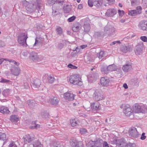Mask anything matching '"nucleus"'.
Segmentation results:
<instances>
[{
    "instance_id": "423d86ee",
    "label": "nucleus",
    "mask_w": 147,
    "mask_h": 147,
    "mask_svg": "<svg viewBox=\"0 0 147 147\" xmlns=\"http://www.w3.org/2000/svg\"><path fill=\"white\" fill-rule=\"evenodd\" d=\"M120 108L123 109V112L126 116H129L131 114L132 110L129 105L122 104L120 106Z\"/></svg>"
},
{
    "instance_id": "4be33fe9",
    "label": "nucleus",
    "mask_w": 147,
    "mask_h": 147,
    "mask_svg": "<svg viewBox=\"0 0 147 147\" xmlns=\"http://www.w3.org/2000/svg\"><path fill=\"white\" fill-rule=\"evenodd\" d=\"M129 46H127L125 45H122L120 47V50L123 53H126L129 50Z\"/></svg>"
},
{
    "instance_id": "9b49d317",
    "label": "nucleus",
    "mask_w": 147,
    "mask_h": 147,
    "mask_svg": "<svg viewBox=\"0 0 147 147\" xmlns=\"http://www.w3.org/2000/svg\"><path fill=\"white\" fill-rule=\"evenodd\" d=\"M32 86L34 88H39L40 89L42 87L40 80L38 79L34 80L32 83Z\"/></svg>"
},
{
    "instance_id": "dca6fc26",
    "label": "nucleus",
    "mask_w": 147,
    "mask_h": 147,
    "mask_svg": "<svg viewBox=\"0 0 147 147\" xmlns=\"http://www.w3.org/2000/svg\"><path fill=\"white\" fill-rule=\"evenodd\" d=\"M90 106L91 108L94 110H99L101 108L100 105L97 102L92 103Z\"/></svg>"
},
{
    "instance_id": "1a4fd4ad",
    "label": "nucleus",
    "mask_w": 147,
    "mask_h": 147,
    "mask_svg": "<svg viewBox=\"0 0 147 147\" xmlns=\"http://www.w3.org/2000/svg\"><path fill=\"white\" fill-rule=\"evenodd\" d=\"M63 97L65 100L67 101L72 100L74 99V94L69 92L64 93Z\"/></svg>"
},
{
    "instance_id": "c9c22d12",
    "label": "nucleus",
    "mask_w": 147,
    "mask_h": 147,
    "mask_svg": "<svg viewBox=\"0 0 147 147\" xmlns=\"http://www.w3.org/2000/svg\"><path fill=\"white\" fill-rule=\"evenodd\" d=\"M35 42L33 45L34 47L38 45L40 43V38H36L35 39Z\"/></svg>"
},
{
    "instance_id": "2f4dec72",
    "label": "nucleus",
    "mask_w": 147,
    "mask_h": 147,
    "mask_svg": "<svg viewBox=\"0 0 147 147\" xmlns=\"http://www.w3.org/2000/svg\"><path fill=\"white\" fill-rule=\"evenodd\" d=\"M56 31L57 34L59 35H61L63 33V29L59 26L56 27Z\"/></svg>"
},
{
    "instance_id": "c756f323",
    "label": "nucleus",
    "mask_w": 147,
    "mask_h": 147,
    "mask_svg": "<svg viewBox=\"0 0 147 147\" xmlns=\"http://www.w3.org/2000/svg\"><path fill=\"white\" fill-rule=\"evenodd\" d=\"M44 77L47 78L48 81L50 83H52L55 80V78L53 76H49L48 75H46Z\"/></svg>"
},
{
    "instance_id": "c03bdc74",
    "label": "nucleus",
    "mask_w": 147,
    "mask_h": 147,
    "mask_svg": "<svg viewBox=\"0 0 147 147\" xmlns=\"http://www.w3.org/2000/svg\"><path fill=\"white\" fill-rule=\"evenodd\" d=\"M10 82V81L9 80L3 78H2L1 80L0 81V82L3 83H8Z\"/></svg>"
},
{
    "instance_id": "aec40b11",
    "label": "nucleus",
    "mask_w": 147,
    "mask_h": 147,
    "mask_svg": "<svg viewBox=\"0 0 147 147\" xmlns=\"http://www.w3.org/2000/svg\"><path fill=\"white\" fill-rule=\"evenodd\" d=\"M81 25L79 23L76 24L74 25L72 28V30L75 32H78L81 28Z\"/></svg>"
},
{
    "instance_id": "a211bd4d",
    "label": "nucleus",
    "mask_w": 147,
    "mask_h": 147,
    "mask_svg": "<svg viewBox=\"0 0 147 147\" xmlns=\"http://www.w3.org/2000/svg\"><path fill=\"white\" fill-rule=\"evenodd\" d=\"M59 101V99L56 97H52L49 100V102L53 105H57Z\"/></svg>"
},
{
    "instance_id": "8fccbe9b",
    "label": "nucleus",
    "mask_w": 147,
    "mask_h": 147,
    "mask_svg": "<svg viewBox=\"0 0 147 147\" xmlns=\"http://www.w3.org/2000/svg\"><path fill=\"white\" fill-rule=\"evenodd\" d=\"M108 1V3L109 5H111L114 3L115 0H106Z\"/></svg>"
},
{
    "instance_id": "58836bf2",
    "label": "nucleus",
    "mask_w": 147,
    "mask_h": 147,
    "mask_svg": "<svg viewBox=\"0 0 147 147\" xmlns=\"http://www.w3.org/2000/svg\"><path fill=\"white\" fill-rule=\"evenodd\" d=\"M1 136L0 137V140L3 141L6 140V136L5 134L3 133H1Z\"/></svg>"
},
{
    "instance_id": "0eeeda50",
    "label": "nucleus",
    "mask_w": 147,
    "mask_h": 147,
    "mask_svg": "<svg viewBox=\"0 0 147 147\" xmlns=\"http://www.w3.org/2000/svg\"><path fill=\"white\" fill-rule=\"evenodd\" d=\"M129 136L134 138H137L138 137L139 134L138 132L136 129L134 127H131L129 130Z\"/></svg>"
},
{
    "instance_id": "49530a36",
    "label": "nucleus",
    "mask_w": 147,
    "mask_h": 147,
    "mask_svg": "<svg viewBox=\"0 0 147 147\" xmlns=\"http://www.w3.org/2000/svg\"><path fill=\"white\" fill-rule=\"evenodd\" d=\"M140 39L144 42H147V37L146 36H142L140 37Z\"/></svg>"
},
{
    "instance_id": "f3484780",
    "label": "nucleus",
    "mask_w": 147,
    "mask_h": 147,
    "mask_svg": "<svg viewBox=\"0 0 147 147\" xmlns=\"http://www.w3.org/2000/svg\"><path fill=\"white\" fill-rule=\"evenodd\" d=\"M25 143H27L31 142L34 139V138L29 135L25 136L23 138Z\"/></svg>"
},
{
    "instance_id": "37998d69",
    "label": "nucleus",
    "mask_w": 147,
    "mask_h": 147,
    "mask_svg": "<svg viewBox=\"0 0 147 147\" xmlns=\"http://www.w3.org/2000/svg\"><path fill=\"white\" fill-rule=\"evenodd\" d=\"M76 18V17L75 16H73L69 18L67 20V21L69 22H71L74 21Z\"/></svg>"
},
{
    "instance_id": "5701e85b",
    "label": "nucleus",
    "mask_w": 147,
    "mask_h": 147,
    "mask_svg": "<svg viewBox=\"0 0 147 147\" xmlns=\"http://www.w3.org/2000/svg\"><path fill=\"white\" fill-rule=\"evenodd\" d=\"M11 72L13 75L17 76L20 74V69L18 67H15L12 69Z\"/></svg>"
},
{
    "instance_id": "4468645a",
    "label": "nucleus",
    "mask_w": 147,
    "mask_h": 147,
    "mask_svg": "<svg viewBox=\"0 0 147 147\" xmlns=\"http://www.w3.org/2000/svg\"><path fill=\"white\" fill-rule=\"evenodd\" d=\"M109 82V80L107 77H102L100 80L101 84L103 86H107Z\"/></svg>"
},
{
    "instance_id": "7ed1b4c3",
    "label": "nucleus",
    "mask_w": 147,
    "mask_h": 147,
    "mask_svg": "<svg viewBox=\"0 0 147 147\" xmlns=\"http://www.w3.org/2000/svg\"><path fill=\"white\" fill-rule=\"evenodd\" d=\"M69 82L71 83L79 86H81L82 84L81 78L78 74L71 76L69 78Z\"/></svg>"
},
{
    "instance_id": "f704fd0d",
    "label": "nucleus",
    "mask_w": 147,
    "mask_h": 147,
    "mask_svg": "<svg viewBox=\"0 0 147 147\" xmlns=\"http://www.w3.org/2000/svg\"><path fill=\"white\" fill-rule=\"evenodd\" d=\"M34 147H42L41 144L38 141H37L33 144Z\"/></svg>"
},
{
    "instance_id": "a878e982",
    "label": "nucleus",
    "mask_w": 147,
    "mask_h": 147,
    "mask_svg": "<svg viewBox=\"0 0 147 147\" xmlns=\"http://www.w3.org/2000/svg\"><path fill=\"white\" fill-rule=\"evenodd\" d=\"M90 80L93 81L98 79V73L95 72L90 74Z\"/></svg>"
},
{
    "instance_id": "69168bd1",
    "label": "nucleus",
    "mask_w": 147,
    "mask_h": 147,
    "mask_svg": "<svg viewBox=\"0 0 147 147\" xmlns=\"http://www.w3.org/2000/svg\"><path fill=\"white\" fill-rule=\"evenodd\" d=\"M123 86L125 89H127L128 88L127 85L126 83L123 84Z\"/></svg>"
},
{
    "instance_id": "052dcab7",
    "label": "nucleus",
    "mask_w": 147,
    "mask_h": 147,
    "mask_svg": "<svg viewBox=\"0 0 147 147\" xmlns=\"http://www.w3.org/2000/svg\"><path fill=\"white\" fill-rule=\"evenodd\" d=\"M103 147H109V146L107 142H104L103 143Z\"/></svg>"
},
{
    "instance_id": "7c9ffc66",
    "label": "nucleus",
    "mask_w": 147,
    "mask_h": 147,
    "mask_svg": "<svg viewBox=\"0 0 147 147\" xmlns=\"http://www.w3.org/2000/svg\"><path fill=\"white\" fill-rule=\"evenodd\" d=\"M10 119L12 122H16L18 121L19 119L17 115H13L10 116Z\"/></svg>"
},
{
    "instance_id": "412c9836",
    "label": "nucleus",
    "mask_w": 147,
    "mask_h": 147,
    "mask_svg": "<svg viewBox=\"0 0 147 147\" xmlns=\"http://www.w3.org/2000/svg\"><path fill=\"white\" fill-rule=\"evenodd\" d=\"M9 112L8 108L6 107L3 106L0 107V112L2 113L8 114Z\"/></svg>"
},
{
    "instance_id": "de8ad7c7",
    "label": "nucleus",
    "mask_w": 147,
    "mask_h": 147,
    "mask_svg": "<svg viewBox=\"0 0 147 147\" xmlns=\"http://www.w3.org/2000/svg\"><path fill=\"white\" fill-rule=\"evenodd\" d=\"M8 147H18L14 142H11L9 145Z\"/></svg>"
},
{
    "instance_id": "c85d7f7f",
    "label": "nucleus",
    "mask_w": 147,
    "mask_h": 147,
    "mask_svg": "<svg viewBox=\"0 0 147 147\" xmlns=\"http://www.w3.org/2000/svg\"><path fill=\"white\" fill-rule=\"evenodd\" d=\"M107 70L109 71H112L116 70L117 69V66L114 64L109 65L107 67Z\"/></svg>"
},
{
    "instance_id": "ddd939ff",
    "label": "nucleus",
    "mask_w": 147,
    "mask_h": 147,
    "mask_svg": "<svg viewBox=\"0 0 147 147\" xmlns=\"http://www.w3.org/2000/svg\"><path fill=\"white\" fill-rule=\"evenodd\" d=\"M122 69L124 72H126L130 71L132 69L131 63H126L123 66Z\"/></svg>"
},
{
    "instance_id": "5fc2aeb1",
    "label": "nucleus",
    "mask_w": 147,
    "mask_h": 147,
    "mask_svg": "<svg viewBox=\"0 0 147 147\" xmlns=\"http://www.w3.org/2000/svg\"><path fill=\"white\" fill-rule=\"evenodd\" d=\"M53 11L52 12V15L53 16L57 15L58 14V12L56 10H53Z\"/></svg>"
},
{
    "instance_id": "603ef678",
    "label": "nucleus",
    "mask_w": 147,
    "mask_h": 147,
    "mask_svg": "<svg viewBox=\"0 0 147 147\" xmlns=\"http://www.w3.org/2000/svg\"><path fill=\"white\" fill-rule=\"evenodd\" d=\"M68 67L71 68V69H76V67L75 66L72 65L71 64H69L68 65Z\"/></svg>"
},
{
    "instance_id": "774afa93",
    "label": "nucleus",
    "mask_w": 147,
    "mask_h": 147,
    "mask_svg": "<svg viewBox=\"0 0 147 147\" xmlns=\"http://www.w3.org/2000/svg\"><path fill=\"white\" fill-rule=\"evenodd\" d=\"M87 47V46L86 45H83L80 46V47L82 49H84L86 47Z\"/></svg>"
},
{
    "instance_id": "3c124183",
    "label": "nucleus",
    "mask_w": 147,
    "mask_h": 147,
    "mask_svg": "<svg viewBox=\"0 0 147 147\" xmlns=\"http://www.w3.org/2000/svg\"><path fill=\"white\" fill-rule=\"evenodd\" d=\"M145 134L144 133H143L142 135L141 136L140 138V139L142 140H145L146 138V136H145Z\"/></svg>"
},
{
    "instance_id": "20e7f679",
    "label": "nucleus",
    "mask_w": 147,
    "mask_h": 147,
    "mask_svg": "<svg viewBox=\"0 0 147 147\" xmlns=\"http://www.w3.org/2000/svg\"><path fill=\"white\" fill-rule=\"evenodd\" d=\"M93 98L96 101H99L104 99V97L102 92L100 90H96L93 95Z\"/></svg>"
},
{
    "instance_id": "bb28decb",
    "label": "nucleus",
    "mask_w": 147,
    "mask_h": 147,
    "mask_svg": "<svg viewBox=\"0 0 147 147\" xmlns=\"http://www.w3.org/2000/svg\"><path fill=\"white\" fill-rule=\"evenodd\" d=\"M71 5H65L63 8V11L65 13H67L69 12L71 9Z\"/></svg>"
},
{
    "instance_id": "f8f14e48",
    "label": "nucleus",
    "mask_w": 147,
    "mask_h": 147,
    "mask_svg": "<svg viewBox=\"0 0 147 147\" xmlns=\"http://www.w3.org/2000/svg\"><path fill=\"white\" fill-rule=\"evenodd\" d=\"M117 11L115 9L111 8L108 9L105 13V16L107 17H113L117 13Z\"/></svg>"
},
{
    "instance_id": "e2e57ef3",
    "label": "nucleus",
    "mask_w": 147,
    "mask_h": 147,
    "mask_svg": "<svg viewBox=\"0 0 147 147\" xmlns=\"http://www.w3.org/2000/svg\"><path fill=\"white\" fill-rule=\"evenodd\" d=\"M83 7V5L82 4H79L78 6V8L79 9H81Z\"/></svg>"
},
{
    "instance_id": "393cba45",
    "label": "nucleus",
    "mask_w": 147,
    "mask_h": 147,
    "mask_svg": "<svg viewBox=\"0 0 147 147\" xmlns=\"http://www.w3.org/2000/svg\"><path fill=\"white\" fill-rule=\"evenodd\" d=\"M102 0H93V4L96 7H99L102 5Z\"/></svg>"
},
{
    "instance_id": "4c0bfd02",
    "label": "nucleus",
    "mask_w": 147,
    "mask_h": 147,
    "mask_svg": "<svg viewBox=\"0 0 147 147\" xmlns=\"http://www.w3.org/2000/svg\"><path fill=\"white\" fill-rule=\"evenodd\" d=\"M101 71L102 74H107L109 71L107 70V67H102L101 69Z\"/></svg>"
},
{
    "instance_id": "6ab92c4d",
    "label": "nucleus",
    "mask_w": 147,
    "mask_h": 147,
    "mask_svg": "<svg viewBox=\"0 0 147 147\" xmlns=\"http://www.w3.org/2000/svg\"><path fill=\"white\" fill-rule=\"evenodd\" d=\"M84 32L87 33L90 30V26L89 21L85 22L84 25Z\"/></svg>"
},
{
    "instance_id": "f257e3e1",
    "label": "nucleus",
    "mask_w": 147,
    "mask_h": 147,
    "mask_svg": "<svg viewBox=\"0 0 147 147\" xmlns=\"http://www.w3.org/2000/svg\"><path fill=\"white\" fill-rule=\"evenodd\" d=\"M22 3L26 7L27 11L29 12L34 11L36 10H39L43 7L44 5L43 2L41 0H36L34 3L30 4L26 0H23Z\"/></svg>"
},
{
    "instance_id": "a18cd8bd",
    "label": "nucleus",
    "mask_w": 147,
    "mask_h": 147,
    "mask_svg": "<svg viewBox=\"0 0 147 147\" xmlns=\"http://www.w3.org/2000/svg\"><path fill=\"white\" fill-rule=\"evenodd\" d=\"M118 12L119 16L121 17L124 14V11L123 10H121L120 9L118 10Z\"/></svg>"
},
{
    "instance_id": "b1692460",
    "label": "nucleus",
    "mask_w": 147,
    "mask_h": 147,
    "mask_svg": "<svg viewBox=\"0 0 147 147\" xmlns=\"http://www.w3.org/2000/svg\"><path fill=\"white\" fill-rule=\"evenodd\" d=\"M28 103L29 106L32 108H33L37 106V103L36 102L33 100H29L28 102Z\"/></svg>"
},
{
    "instance_id": "6e6552de",
    "label": "nucleus",
    "mask_w": 147,
    "mask_h": 147,
    "mask_svg": "<svg viewBox=\"0 0 147 147\" xmlns=\"http://www.w3.org/2000/svg\"><path fill=\"white\" fill-rule=\"evenodd\" d=\"M30 58L34 61L37 62L42 60V59L40 57L38 53L34 52H32L30 54Z\"/></svg>"
},
{
    "instance_id": "9d476101",
    "label": "nucleus",
    "mask_w": 147,
    "mask_h": 147,
    "mask_svg": "<svg viewBox=\"0 0 147 147\" xmlns=\"http://www.w3.org/2000/svg\"><path fill=\"white\" fill-rule=\"evenodd\" d=\"M138 26L140 30H146L147 29V21L143 20L141 21Z\"/></svg>"
},
{
    "instance_id": "e433bc0d",
    "label": "nucleus",
    "mask_w": 147,
    "mask_h": 147,
    "mask_svg": "<svg viewBox=\"0 0 147 147\" xmlns=\"http://www.w3.org/2000/svg\"><path fill=\"white\" fill-rule=\"evenodd\" d=\"M78 121H77L76 119H72L70 121L71 125L73 127L76 126L78 124Z\"/></svg>"
},
{
    "instance_id": "ea45409f",
    "label": "nucleus",
    "mask_w": 147,
    "mask_h": 147,
    "mask_svg": "<svg viewBox=\"0 0 147 147\" xmlns=\"http://www.w3.org/2000/svg\"><path fill=\"white\" fill-rule=\"evenodd\" d=\"M139 0H132L131 2L132 6H134L136 5H138L139 4Z\"/></svg>"
},
{
    "instance_id": "39448f33",
    "label": "nucleus",
    "mask_w": 147,
    "mask_h": 147,
    "mask_svg": "<svg viewBox=\"0 0 147 147\" xmlns=\"http://www.w3.org/2000/svg\"><path fill=\"white\" fill-rule=\"evenodd\" d=\"M134 110L136 113H144L147 111V108L146 106L143 105H140L138 104H136L135 105Z\"/></svg>"
},
{
    "instance_id": "338daca9",
    "label": "nucleus",
    "mask_w": 147,
    "mask_h": 147,
    "mask_svg": "<svg viewBox=\"0 0 147 147\" xmlns=\"http://www.w3.org/2000/svg\"><path fill=\"white\" fill-rule=\"evenodd\" d=\"M73 147H80L78 144H76L75 143H73L72 144Z\"/></svg>"
},
{
    "instance_id": "6e6d98bb",
    "label": "nucleus",
    "mask_w": 147,
    "mask_h": 147,
    "mask_svg": "<svg viewBox=\"0 0 147 147\" xmlns=\"http://www.w3.org/2000/svg\"><path fill=\"white\" fill-rule=\"evenodd\" d=\"M136 145L134 144L130 143L127 145V147H135Z\"/></svg>"
},
{
    "instance_id": "0e129e2a",
    "label": "nucleus",
    "mask_w": 147,
    "mask_h": 147,
    "mask_svg": "<svg viewBox=\"0 0 147 147\" xmlns=\"http://www.w3.org/2000/svg\"><path fill=\"white\" fill-rule=\"evenodd\" d=\"M141 7L140 6H138L137 7V9L136 10H137L138 11H139V12H140L141 13V11H141Z\"/></svg>"
},
{
    "instance_id": "473e14b6",
    "label": "nucleus",
    "mask_w": 147,
    "mask_h": 147,
    "mask_svg": "<svg viewBox=\"0 0 147 147\" xmlns=\"http://www.w3.org/2000/svg\"><path fill=\"white\" fill-rule=\"evenodd\" d=\"M105 53L102 51H100L99 53L97 55V56L99 59H102L104 57Z\"/></svg>"
},
{
    "instance_id": "bf43d9fd",
    "label": "nucleus",
    "mask_w": 147,
    "mask_h": 147,
    "mask_svg": "<svg viewBox=\"0 0 147 147\" xmlns=\"http://www.w3.org/2000/svg\"><path fill=\"white\" fill-rule=\"evenodd\" d=\"M116 43H118L119 44H120V42L119 41H115L113 42L112 43H111L110 44V45H115Z\"/></svg>"
},
{
    "instance_id": "2eb2a0df",
    "label": "nucleus",
    "mask_w": 147,
    "mask_h": 147,
    "mask_svg": "<svg viewBox=\"0 0 147 147\" xmlns=\"http://www.w3.org/2000/svg\"><path fill=\"white\" fill-rule=\"evenodd\" d=\"M142 47V44L138 45L136 47L135 52L136 55H140L142 54L143 50Z\"/></svg>"
},
{
    "instance_id": "4d7b16f0",
    "label": "nucleus",
    "mask_w": 147,
    "mask_h": 147,
    "mask_svg": "<svg viewBox=\"0 0 147 147\" xmlns=\"http://www.w3.org/2000/svg\"><path fill=\"white\" fill-rule=\"evenodd\" d=\"M110 30V28L107 26H106L105 28L104 32H106V31H109Z\"/></svg>"
},
{
    "instance_id": "13d9d810",
    "label": "nucleus",
    "mask_w": 147,
    "mask_h": 147,
    "mask_svg": "<svg viewBox=\"0 0 147 147\" xmlns=\"http://www.w3.org/2000/svg\"><path fill=\"white\" fill-rule=\"evenodd\" d=\"M93 61V59L91 58H87V62L88 63H90L91 62H92Z\"/></svg>"
},
{
    "instance_id": "79ce46f5",
    "label": "nucleus",
    "mask_w": 147,
    "mask_h": 147,
    "mask_svg": "<svg viewBox=\"0 0 147 147\" xmlns=\"http://www.w3.org/2000/svg\"><path fill=\"white\" fill-rule=\"evenodd\" d=\"M80 132L81 134H84L87 133V131L86 129L84 128H82L80 129Z\"/></svg>"
},
{
    "instance_id": "cd10ccee",
    "label": "nucleus",
    "mask_w": 147,
    "mask_h": 147,
    "mask_svg": "<svg viewBox=\"0 0 147 147\" xmlns=\"http://www.w3.org/2000/svg\"><path fill=\"white\" fill-rule=\"evenodd\" d=\"M140 13V12L136 10H134L129 11L128 14L130 16H135Z\"/></svg>"
},
{
    "instance_id": "864d4df0",
    "label": "nucleus",
    "mask_w": 147,
    "mask_h": 147,
    "mask_svg": "<svg viewBox=\"0 0 147 147\" xmlns=\"http://www.w3.org/2000/svg\"><path fill=\"white\" fill-rule=\"evenodd\" d=\"M63 46L64 45L63 44L59 43L58 45L57 48L58 49H61L63 47Z\"/></svg>"
},
{
    "instance_id": "f03ea898",
    "label": "nucleus",
    "mask_w": 147,
    "mask_h": 147,
    "mask_svg": "<svg viewBox=\"0 0 147 147\" xmlns=\"http://www.w3.org/2000/svg\"><path fill=\"white\" fill-rule=\"evenodd\" d=\"M27 33H22L19 34L18 36V43L22 46L27 45L26 40L28 37Z\"/></svg>"
},
{
    "instance_id": "a19ab883",
    "label": "nucleus",
    "mask_w": 147,
    "mask_h": 147,
    "mask_svg": "<svg viewBox=\"0 0 147 147\" xmlns=\"http://www.w3.org/2000/svg\"><path fill=\"white\" fill-rule=\"evenodd\" d=\"M56 2V0H48L47 1V4L49 5H53Z\"/></svg>"
},
{
    "instance_id": "09e8293b",
    "label": "nucleus",
    "mask_w": 147,
    "mask_h": 147,
    "mask_svg": "<svg viewBox=\"0 0 147 147\" xmlns=\"http://www.w3.org/2000/svg\"><path fill=\"white\" fill-rule=\"evenodd\" d=\"M88 5L90 7H92L94 5L93 4V1L92 0H89L88 1Z\"/></svg>"
},
{
    "instance_id": "72a5a7b5",
    "label": "nucleus",
    "mask_w": 147,
    "mask_h": 147,
    "mask_svg": "<svg viewBox=\"0 0 147 147\" xmlns=\"http://www.w3.org/2000/svg\"><path fill=\"white\" fill-rule=\"evenodd\" d=\"M10 92L9 89H6L2 92V94L4 96L6 97L10 94Z\"/></svg>"
},
{
    "instance_id": "680f3d73",
    "label": "nucleus",
    "mask_w": 147,
    "mask_h": 147,
    "mask_svg": "<svg viewBox=\"0 0 147 147\" xmlns=\"http://www.w3.org/2000/svg\"><path fill=\"white\" fill-rule=\"evenodd\" d=\"M7 61V59H4V58H1L0 59V64H1L3 62V61Z\"/></svg>"
}]
</instances>
